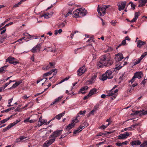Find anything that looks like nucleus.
<instances>
[{"label": "nucleus", "instance_id": "nucleus-1", "mask_svg": "<svg viewBox=\"0 0 147 147\" xmlns=\"http://www.w3.org/2000/svg\"><path fill=\"white\" fill-rule=\"evenodd\" d=\"M113 60L111 59L110 55L108 54L102 56L99 61L97 63L98 68L103 67L104 66H109L113 63Z\"/></svg>", "mask_w": 147, "mask_h": 147}, {"label": "nucleus", "instance_id": "nucleus-2", "mask_svg": "<svg viewBox=\"0 0 147 147\" xmlns=\"http://www.w3.org/2000/svg\"><path fill=\"white\" fill-rule=\"evenodd\" d=\"M118 91V89H116L115 91L113 90V89L107 91V94L106 96H112L111 98L112 99H114L115 98L117 95V92Z\"/></svg>", "mask_w": 147, "mask_h": 147}, {"label": "nucleus", "instance_id": "nucleus-3", "mask_svg": "<svg viewBox=\"0 0 147 147\" xmlns=\"http://www.w3.org/2000/svg\"><path fill=\"white\" fill-rule=\"evenodd\" d=\"M6 61L9 63H10L14 65L19 64V62L15 58L10 56L6 59Z\"/></svg>", "mask_w": 147, "mask_h": 147}, {"label": "nucleus", "instance_id": "nucleus-4", "mask_svg": "<svg viewBox=\"0 0 147 147\" xmlns=\"http://www.w3.org/2000/svg\"><path fill=\"white\" fill-rule=\"evenodd\" d=\"M105 6H100L98 5L97 8V11L99 15L100 16H103L105 13Z\"/></svg>", "mask_w": 147, "mask_h": 147}, {"label": "nucleus", "instance_id": "nucleus-5", "mask_svg": "<svg viewBox=\"0 0 147 147\" xmlns=\"http://www.w3.org/2000/svg\"><path fill=\"white\" fill-rule=\"evenodd\" d=\"M79 122V121L77 119V118H76L75 119L73 120L72 121V123L69 124L68 126H66L65 127V131L69 130L70 129L74 127L75 125V123Z\"/></svg>", "mask_w": 147, "mask_h": 147}, {"label": "nucleus", "instance_id": "nucleus-6", "mask_svg": "<svg viewBox=\"0 0 147 147\" xmlns=\"http://www.w3.org/2000/svg\"><path fill=\"white\" fill-rule=\"evenodd\" d=\"M62 131V130H56V131L53 132L52 134L50 136L49 138H55V139L57 137L59 136L61 134Z\"/></svg>", "mask_w": 147, "mask_h": 147}, {"label": "nucleus", "instance_id": "nucleus-7", "mask_svg": "<svg viewBox=\"0 0 147 147\" xmlns=\"http://www.w3.org/2000/svg\"><path fill=\"white\" fill-rule=\"evenodd\" d=\"M86 68L85 66H83L82 67L80 68L77 71V75L79 76H81L86 71Z\"/></svg>", "mask_w": 147, "mask_h": 147}, {"label": "nucleus", "instance_id": "nucleus-8", "mask_svg": "<svg viewBox=\"0 0 147 147\" xmlns=\"http://www.w3.org/2000/svg\"><path fill=\"white\" fill-rule=\"evenodd\" d=\"M126 4L125 1L121 2L118 4L117 6L118 7V10L119 11L123 10L125 8Z\"/></svg>", "mask_w": 147, "mask_h": 147}, {"label": "nucleus", "instance_id": "nucleus-9", "mask_svg": "<svg viewBox=\"0 0 147 147\" xmlns=\"http://www.w3.org/2000/svg\"><path fill=\"white\" fill-rule=\"evenodd\" d=\"M124 58L123 54L121 53H118L115 55V59L116 62H118Z\"/></svg>", "mask_w": 147, "mask_h": 147}, {"label": "nucleus", "instance_id": "nucleus-10", "mask_svg": "<svg viewBox=\"0 0 147 147\" xmlns=\"http://www.w3.org/2000/svg\"><path fill=\"white\" fill-rule=\"evenodd\" d=\"M97 76V75L96 73L93 74L92 75L88 81L90 84H92L95 82Z\"/></svg>", "mask_w": 147, "mask_h": 147}, {"label": "nucleus", "instance_id": "nucleus-11", "mask_svg": "<svg viewBox=\"0 0 147 147\" xmlns=\"http://www.w3.org/2000/svg\"><path fill=\"white\" fill-rule=\"evenodd\" d=\"M129 133L127 132L124 133L123 134L119 135L118 136V139H124L126 138L129 136Z\"/></svg>", "mask_w": 147, "mask_h": 147}, {"label": "nucleus", "instance_id": "nucleus-12", "mask_svg": "<svg viewBox=\"0 0 147 147\" xmlns=\"http://www.w3.org/2000/svg\"><path fill=\"white\" fill-rule=\"evenodd\" d=\"M87 13V11L84 8L79 9V17H81L86 15Z\"/></svg>", "mask_w": 147, "mask_h": 147}, {"label": "nucleus", "instance_id": "nucleus-13", "mask_svg": "<svg viewBox=\"0 0 147 147\" xmlns=\"http://www.w3.org/2000/svg\"><path fill=\"white\" fill-rule=\"evenodd\" d=\"M54 64L52 63H49L45 67H42L43 70L47 71L50 68H53L54 67Z\"/></svg>", "mask_w": 147, "mask_h": 147}, {"label": "nucleus", "instance_id": "nucleus-14", "mask_svg": "<svg viewBox=\"0 0 147 147\" xmlns=\"http://www.w3.org/2000/svg\"><path fill=\"white\" fill-rule=\"evenodd\" d=\"M87 126L88 124H87L85 126H83L81 125L77 129L74 130L73 132L74 134H76L80 132L83 129Z\"/></svg>", "mask_w": 147, "mask_h": 147}, {"label": "nucleus", "instance_id": "nucleus-15", "mask_svg": "<svg viewBox=\"0 0 147 147\" xmlns=\"http://www.w3.org/2000/svg\"><path fill=\"white\" fill-rule=\"evenodd\" d=\"M140 15V13L139 12H136L135 13L134 17L131 21L127 19V20L129 22H135L138 18V16Z\"/></svg>", "mask_w": 147, "mask_h": 147}, {"label": "nucleus", "instance_id": "nucleus-16", "mask_svg": "<svg viewBox=\"0 0 147 147\" xmlns=\"http://www.w3.org/2000/svg\"><path fill=\"white\" fill-rule=\"evenodd\" d=\"M113 72L111 70H107L105 72V73L109 79H111L113 78L112 75Z\"/></svg>", "mask_w": 147, "mask_h": 147}, {"label": "nucleus", "instance_id": "nucleus-17", "mask_svg": "<svg viewBox=\"0 0 147 147\" xmlns=\"http://www.w3.org/2000/svg\"><path fill=\"white\" fill-rule=\"evenodd\" d=\"M130 144L132 146L134 147L135 146L140 145L141 144V142L140 140H137L132 141Z\"/></svg>", "mask_w": 147, "mask_h": 147}, {"label": "nucleus", "instance_id": "nucleus-18", "mask_svg": "<svg viewBox=\"0 0 147 147\" xmlns=\"http://www.w3.org/2000/svg\"><path fill=\"white\" fill-rule=\"evenodd\" d=\"M22 83V81L21 80H20L19 81L16 82L12 86L8 88V89L10 90L13 88H15Z\"/></svg>", "mask_w": 147, "mask_h": 147}, {"label": "nucleus", "instance_id": "nucleus-19", "mask_svg": "<svg viewBox=\"0 0 147 147\" xmlns=\"http://www.w3.org/2000/svg\"><path fill=\"white\" fill-rule=\"evenodd\" d=\"M146 44V42L140 40H138L137 41V47L139 48H140L142 46Z\"/></svg>", "mask_w": 147, "mask_h": 147}, {"label": "nucleus", "instance_id": "nucleus-20", "mask_svg": "<svg viewBox=\"0 0 147 147\" xmlns=\"http://www.w3.org/2000/svg\"><path fill=\"white\" fill-rule=\"evenodd\" d=\"M143 75V73L141 72H138L136 73L134 75L135 78H137L138 79L141 78Z\"/></svg>", "mask_w": 147, "mask_h": 147}, {"label": "nucleus", "instance_id": "nucleus-21", "mask_svg": "<svg viewBox=\"0 0 147 147\" xmlns=\"http://www.w3.org/2000/svg\"><path fill=\"white\" fill-rule=\"evenodd\" d=\"M139 2L140 4L138 5V7H141L145 5V4L147 2V0H139Z\"/></svg>", "mask_w": 147, "mask_h": 147}, {"label": "nucleus", "instance_id": "nucleus-22", "mask_svg": "<svg viewBox=\"0 0 147 147\" xmlns=\"http://www.w3.org/2000/svg\"><path fill=\"white\" fill-rule=\"evenodd\" d=\"M66 24V21L65 20L63 22L58 24V26L59 28H63L65 27Z\"/></svg>", "mask_w": 147, "mask_h": 147}, {"label": "nucleus", "instance_id": "nucleus-23", "mask_svg": "<svg viewBox=\"0 0 147 147\" xmlns=\"http://www.w3.org/2000/svg\"><path fill=\"white\" fill-rule=\"evenodd\" d=\"M74 16L75 18L79 17V9H76L73 12Z\"/></svg>", "mask_w": 147, "mask_h": 147}, {"label": "nucleus", "instance_id": "nucleus-24", "mask_svg": "<svg viewBox=\"0 0 147 147\" xmlns=\"http://www.w3.org/2000/svg\"><path fill=\"white\" fill-rule=\"evenodd\" d=\"M27 137L24 136H21L19 138H17L16 140V142H21L23 139L26 138Z\"/></svg>", "mask_w": 147, "mask_h": 147}, {"label": "nucleus", "instance_id": "nucleus-25", "mask_svg": "<svg viewBox=\"0 0 147 147\" xmlns=\"http://www.w3.org/2000/svg\"><path fill=\"white\" fill-rule=\"evenodd\" d=\"M65 114V112H63L56 116V119L58 120H59L61 117L64 115Z\"/></svg>", "mask_w": 147, "mask_h": 147}, {"label": "nucleus", "instance_id": "nucleus-26", "mask_svg": "<svg viewBox=\"0 0 147 147\" xmlns=\"http://www.w3.org/2000/svg\"><path fill=\"white\" fill-rule=\"evenodd\" d=\"M47 121V119H41L40 121V124H39L38 125V127H40L43 124H44L45 125V124L46 123V122Z\"/></svg>", "mask_w": 147, "mask_h": 147}, {"label": "nucleus", "instance_id": "nucleus-27", "mask_svg": "<svg viewBox=\"0 0 147 147\" xmlns=\"http://www.w3.org/2000/svg\"><path fill=\"white\" fill-rule=\"evenodd\" d=\"M88 88V86H85L83 87H82L81 88L79 92H81L82 94H84L85 93V92H82L83 91H84L85 90H87Z\"/></svg>", "mask_w": 147, "mask_h": 147}, {"label": "nucleus", "instance_id": "nucleus-28", "mask_svg": "<svg viewBox=\"0 0 147 147\" xmlns=\"http://www.w3.org/2000/svg\"><path fill=\"white\" fill-rule=\"evenodd\" d=\"M97 91L96 89L94 88L91 90L89 93V95L90 96L95 94Z\"/></svg>", "mask_w": 147, "mask_h": 147}, {"label": "nucleus", "instance_id": "nucleus-29", "mask_svg": "<svg viewBox=\"0 0 147 147\" xmlns=\"http://www.w3.org/2000/svg\"><path fill=\"white\" fill-rule=\"evenodd\" d=\"M107 79H108V78H107L106 74L105 73L102 75L100 80H102L103 81H104Z\"/></svg>", "mask_w": 147, "mask_h": 147}, {"label": "nucleus", "instance_id": "nucleus-30", "mask_svg": "<svg viewBox=\"0 0 147 147\" xmlns=\"http://www.w3.org/2000/svg\"><path fill=\"white\" fill-rule=\"evenodd\" d=\"M33 105L34 103L33 102H30L25 105V107H28V108H31Z\"/></svg>", "mask_w": 147, "mask_h": 147}, {"label": "nucleus", "instance_id": "nucleus-31", "mask_svg": "<svg viewBox=\"0 0 147 147\" xmlns=\"http://www.w3.org/2000/svg\"><path fill=\"white\" fill-rule=\"evenodd\" d=\"M86 112V111L85 110H84L83 111H80L79 113L78 114L76 118H77L78 119V118L79 117L80 115H84L85 114Z\"/></svg>", "mask_w": 147, "mask_h": 147}, {"label": "nucleus", "instance_id": "nucleus-32", "mask_svg": "<svg viewBox=\"0 0 147 147\" xmlns=\"http://www.w3.org/2000/svg\"><path fill=\"white\" fill-rule=\"evenodd\" d=\"M140 147H147V141H144L143 143L140 145Z\"/></svg>", "mask_w": 147, "mask_h": 147}, {"label": "nucleus", "instance_id": "nucleus-33", "mask_svg": "<svg viewBox=\"0 0 147 147\" xmlns=\"http://www.w3.org/2000/svg\"><path fill=\"white\" fill-rule=\"evenodd\" d=\"M63 96H61L56 98L55 101L56 103H57L59 102L63 98Z\"/></svg>", "mask_w": 147, "mask_h": 147}, {"label": "nucleus", "instance_id": "nucleus-34", "mask_svg": "<svg viewBox=\"0 0 147 147\" xmlns=\"http://www.w3.org/2000/svg\"><path fill=\"white\" fill-rule=\"evenodd\" d=\"M62 32V30L61 29H59L58 30H55V34L57 35L58 33L59 34L61 33Z\"/></svg>", "mask_w": 147, "mask_h": 147}, {"label": "nucleus", "instance_id": "nucleus-35", "mask_svg": "<svg viewBox=\"0 0 147 147\" xmlns=\"http://www.w3.org/2000/svg\"><path fill=\"white\" fill-rule=\"evenodd\" d=\"M141 113L140 114V116H142L144 115H147V110L145 111L144 110H142L141 111Z\"/></svg>", "mask_w": 147, "mask_h": 147}, {"label": "nucleus", "instance_id": "nucleus-36", "mask_svg": "<svg viewBox=\"0 0 147 147\" xmlns=\"http://www.w3.org/2000/svg\"><path fill=\"white\" fill-rule=\"evenodd\" d=\"M7 66H5L0 68V73L3 72L5 71V69H6Z\"/></svg>", "mask_w": 147, "mask_h": 147}, {"label": "nucleus", "instance_id": "nucleus-37", "mask_svg": "<svg viewBox=\"0 0 147 147\" xmlns=\"http://www.w3.org/2000/svg\"><path fill=\"white\" fill-rule=\"evenodd\" d=\"M41 44L40 43H38L34 47L35 48H36L38 49V51H40V47H41Z\"/></svg>", "mask_w": 147, "mask_h": 147}, {"label": "nucleus", "instance_id": "nucleus-38", "mask_svg": "<svg viewBox=\"0 0 147 147\" xmlns=\"http://www.w3.org/2000/svg\"><path fill=\"white\" fill-rule=\"evenodd\" d=\"M49 15L50 14L49 13H47L42 15L41 16V17H44L46 18H50V17L49 16Z\"/></svg>", "mask_w": 147, "mask_h": 147}, {"label": "nucleus", "instance_id": "nucleus-39", "mask_svg": "<svg viewBox=\"0 0 147 147\" xmlns=\"http://www.w3.org/2000/svg\"><path fill=\"white\" fill-rule=\"evenodd\" d=\"M141 61V60H140L139 58L134 63H133L134 64L133 65H136L138 64Z\"/></svg>", "mask_w": 147, "mask_h": 147}, {"label": "nucleus", "instance_id": "nucleus-40", "mask_svg": "<svg viewBox=\"0 0 147 147\" xmlns=\"http://www.w3.org/2000/svg\"><path fill=\"white\" fill-rule=\"evenodd\" d=\"M37 50H38V49L34 47L31 50V51L32 52L35 53L37 52Z\"/></svg>", "mask_w": 147, "mask_h": 147}, {"label": "nucleus", "instance_id": "nucleus-41", "mask_svg": "<svg viewBox=\"0 0 147 147\" xmlns=\"http://www.w3.org/2000/svg\"><path fill=\"white\" fill-rule=\"evenodd\" d=\"M108 126L107 125H102L99 127V128L101 129H104Z\"/></svg>", "mask_w": 147, "mask_h": 147}, {"label": "nucleus", "instance_id": "nucleus-42", "mask_svg": "<svg viewBox=\"0 0 147 147\" xmlns=\"http://www.w3.org/2000/svg\"><path fill=\"white\" fill-rule=\"evenodd\" d=\"M147 54V52H145L143 54L141 57L139 58V59H140V60H141Z\"/></svg>", "mask_w": 147, "mask_h": 147}, {"label": "nucleus", "instance_id": "nucleus-43", "mask_svg": "<svg viewBox=\"0 0 147 147\" xmlns=\"http://www.w3.org/2000/svg\"><path fill=\"white\" fill-rule=\"evenodd\" d=\"M52 138L51 139H50L48 140L49 141L50 143H51V144L54 142L55 140V138Z\"/></svg>", "mask_w": 147, "mask_h": 147}, {"label": "nucleus", "instance_id": "nucleus-44", "mask_svg": "<svg viewBox=\"0 0 147 147\" xmlns=\"http://www.w3.org/2000/svg\"><path fill=\"white\" fill-rule=\"evenodd\" d=\"M110 23L111 24L112 26H115L116 25L117 23V22L113 20Z\"/></svg>", "mask_w": 147, "mask_h": 147}, {"label": "nucleus", "instance_id": "nucleus-45", "mask_svg": "<svg viewBox=\"0 0 147 147\" xmlns=\"http://www.w3.org/2000/svg\"><path fill=\"white\" fill-rule=\"evenodd\" d=\"M9 118H10L9 117H8V118H6V119H5L3 120H2L1 121L2 123L3 124V123H5L6 121H7L8 120H9Z\"/></svg>", "mask_w": 147, "mask_h": 147}, {"label": "nucleus", "instance_id": "nucleus-46", "mask_svg": "<svg viewBox=\"0 0 147 147\" xmlns=\"http://www.w3.org/2000/svg\"><path fill=\"white\" fill-rule=\"evenodd\" d=\"M30 37V38L31 39H37L40 38V36H32Z\"/></svg>", "mask_w": 147, "mask_h": 147}, {"label": "nucleus", "instance_id": "nucleus-47", "mask_svg": "<svg viewBox=\"0 0 147 147\" xmlns=\"http://www.w3.org/2000/svg\"><path fill=\"white\" fill-rule=\"evenodd\" d=\"M20 119L17 120L15 121H14V122H13V123H11L13 125V126H14L17 123H18V122H20Z\"/></svg>", "mask_w": 147, "mask_h": 147}, {"label": "nucleus", "instance_id": "nucleus-48", "mask_svg": "<svg viewBox=\"0 0 147 147\" xmlns=\"http://www.w3.org/2000/svg\"><path fill=\"white\" fill-rule=\"evenodd\" d=\"M141 113V111H137L135 112L134 113V114L135 115H139V116H141L140 115V114Z\"/></svg>", "mask_w": 147, "mask_h": 147}, {"label": "nucleus", "instance_id": "nucleus-49", "mask_svg": "<svg viewBox=\"0 0 147 147\" xmlns=\"http://www.w3.org/2000/svg\"><path fill=\"white\" fill-rule=\"evenodd\" d=\"M11 83V80H10L9 82L6 83L5 84V85L4 86H3V88H5L9 84Z\"/></svg>", "mask_w": 147, "mask_h": 147}, {"label": "nucleus", "instance_id": "nucleus-50", "mask_svg": "<svg viewBox=\"0 0 147 147\" xmlns=\"http://www.w3.org/2000/svg\"><path fill=\"white\" fill-rule=\"evenodd\" d=\"M106 121V122H108V124L107 125L109 126L111 123L112 120L111 119L110 117V118L107 119Z\"/></svg>", "mask_w": 147, "mask_h": 147}, {"label": "nucleus", "instance_id": "nucleus-51", "mask_svg": "<svg viewBox=\"0 0 147 147\" xmlns=\"http://www.w3.org/2000/svg\"><path fill=\"white\" fill-rule=\"evenodd\" d=\"M13 126V125L11 123L6 127L7 128V129L8 130V129H10V128H11Z\"/></svg>", "mask_w": 147, "mask_h": 147}, {"label": "nucleus", "instance_id": "nucleus-52", "mask_svg": "<svg viewBox=\"0 0 147 147\" xmlns=\"http://www.w3.org/2000/svg\"><path fill=\"white\" fill-rule=\"evenodd\" d=\"M131 4V8L133 9H134L135 7V5L134 4H133V3L131 2H130L129 4Z\"/></svg>", "mask_w": 147, "mask_h": 147}, {"label": "nucleus", "instance_id": "nucleus-53", "mask_svg": "<svg viewBox=\"0 0 147 147\" xmlns=\"http://www.w3.org/2000/svg\"><path fill=\"white\" fill-rule=\"evenodd\" d=\"M93 41V38L92 37H90V39H88L87 41V42H91Z\"/></svg>", "mask_w": 147, "mask_h": 147}, {"label": "nucleus", "instance_id": "nucleus-54", "mask_svg": "<svg viewBox=\"0 0 147 147\" xmlns=\"http://www.w3.org/2000/svg\"><path fill=\"white\" fill-rule=\"evenodd\" d=\"M11 110V109H7L1 111V112H7Z\"/></svg>", "mask_w": 147, "mask_h": 147}, {"label": "nucleus", "instance_id": "nucleus-55", "mask_svg": "<svg viewBox=\"0 0 147 147\" xmlns=\"http://www.w3.org/2000/svg\"><path fill=\"white\" fill-rule=\"evenodd\" d=\"M56 70V69H52L51 70L49 71L50 75L53 72H55Z\"/></svg>", "mask_w": 147, "mask_h": 147}, {"label": "nucleus", "instance_id": "nucleus-56", "mask_svg": "<svg viewBox=\"0 0 147 147\" xmlns=\"http://www.w3.org/2000/svg\"><path fill=\"white\" fill-rule=\"evenodd\" d=\"M29 97V96H27L26 95H25L24 96H23L22 97V98L24 99H26L28 98Z\"/></svg>", "mask_w": 147, "mask_h": 147}, {"label": "nucleus", "instance_id": "nucleus-57", "mask_svg": "<svg viewBox=\"0 0 147 147\" xmlns=\"http://www.w3.org/2000/svg\"><path fill=\"white\" fill-rule=\"evenodd\" d=\"M50 74H49V72H47V73H44L43 75V77H46V76H49V75H50Z\"/></svg>", "mask_w": 147, "mask_h": 147}, {"label": "nucleus", "instance_id": "nucleus-58", "mask_svg": "<svg viewBox=\"0 0 147 147\" xmlns=\"http://www.w3.org/2000/svg\"><path fill=\"white\" fill-rule=\"evenodd\" d=\"M105 133H99L97 135V136H100L103 135H105Z\"/></svg>", "mask_w": 147, "mask_h": 147}, {"label": "nucleus", "instance_id": "nucleus-59", "mask_svg": "<svg viewBox=\"0 0 147 147\" xmlns=\"http://www.w3.org/2000/svg\"><path fill=\"white\" fill-rule=\"evenodd\" d=\"M105 142L104 141H103V142H99V143H98V144H96V146H97V147H98V146L99 145H100L103 144H104L105 143Z\"/></svg>", "mask_w": 147, "mask_h": 147}, {"label": "nucleus", "instance_id": "nucleus-60", "mask_svg": "<svg viewBox=\"0 0 147 147\" xmlns=\"http://www.w3.org/2000/svg\"><path fill=\"white\" fill-rule=\"evenodd\" d=\"M71 12L69 11V12H68L66 15H65V18H66L69 15H71Z\"/></svg>", "mask_w": 147, "mask_h": 147}, {"label": "nucleus", "instance_id": "nucleus-61", "mask_svg": "<svg viewBox=\"0 0 147 147\" xmlns=\"http://www.w3.org/2000/svg\"><path fill=\"white\" fill-rule=\"evenodd\" d=\"M90 96H91L90 95H89V94H88L87 96H84V97L83 99L84 100L87 99L89 97H90Z\"/></svg>", "mask_w": 147, "mask_h": 147}, {"label": "nucleus", "instance_id": "nucleus-62", "mask_svg": "<svg viewBox=\"0 0 147 147\" xmlns=\"http://www.w3.org/2000/svg\"><path fill=\"white\" fill-rule=\"evenodd\" d=\"M126 42L125 40H124L122 42L121 44L123 45H124L126 44Z\"/></svg>", "mask_w": 147, "mask_h": 147}, {"label": "nucleus", "instance_id": "nucleus-63", "mask_svg": "<svg viewBox=\"0 0 147 147\" xmlns=\"http://www.w3.org/2000/svg\"><path fill=\"white\" fill-rule=\"evenodd\" d=\"M116 145L117 146H121L123 145L122 143H119V142L117 143L116 144Z\"/></svg>", "mask_w": 147, "mask_h": 147}, {"label": "nucleus", "instance_id": "nucleus-64", "mask_svg": "<svg viewBox=\"0 0 147 147\" xmlns=\"http://www.w3.org/2000/svg\"><path fill=\"white\" fill-rule=\"evenodd\" d=\"M135 78H135V77L134 76L132 78L131 80L129 81V82H131V83H132L134 81L135 79Z\"/></svg>", "mask_w": 147, "mask_h": 147}]
</instances>
